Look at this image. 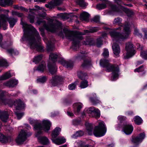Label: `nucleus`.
<instances>
[{
	"label": "nucleus",
	"mask_w": 147,
	"mask_h": 147,
	"mask_svg": "<svg viewBox=\"0 0 147 147\" xmlns=\"http://www.w3.org/2000/svg\"><path fill=\"white\" fill-rule=\"evenodd\" d=\"M106 31L103 32L102 34V37H104L109 34L112 38L113 42H118L121 40L127 38L130 34V29L128 23L124 26L123 32L121 34L116 31L115 30L111 29L107 27H105ZM112 49L113 53L115 55L118 57L120 52V49L119 46L115 42H113L112 45Z\"/></svg>",
	"instance_id": "obj_1"
},
{
	"label": "nucleus",
	"mask_w": 147,
	"mask_h": 147,
	"mask_svg": "<svg viewBox=\"0 0 147 147\" xmlns=\"http://www.w3.org/2000/svg\"><path fill=\"white\" fill-rule=\"evenodd\" d=\"M21 24L22 25L24 34L23 39L29 41L30 47L32 49H35L38 51H41L43 47L37 44V42H39L41 38L38 32L31 25H28L26 23L21 21Z\"/></svg>",
	"instance_id": "obj_2"
},
{
	"label": "nucleus",
	"mask_w": 147,
	"mask_h": 147,
	"mask_svg": "<svg viewBox=\"0 0 147 147\" xmlns=\"http://www.w3.org/2000/svg\"><path fill=\"white\" fill-rule=\"evenodd\" d=\"M43 126L41 127L37 125L34 127L35 129L36 130L35 136L37 138L39 142L41 144L47 145L49 143L48 138L45 136H41L40 135L42 133V130L47 132L50 129L51 124L48 121H44L43 122Z\"/></svg>",
	"instance_id": "obj_3"
},
{
	"label": "nucleus",
	"mask_w": 147,
	"mask_h": 147,
	"mask_svg": "<svg viewBox=\"0 0 147 147\" xmlns=\"http://www.w3.org/2000/svg\"><path fill=\"white\" fill-rule=\"evenodd\" d=\"M100 63L101 66L105 68L107 72H112L113 80L118 78L119 72V68L118 65L110 63L109 60L105 59L100 60Z\"/></svg>",
	"instance_id": "obj_4"
},
{
	"label": "nucleus",
	"mask_w": 147,
	"mask_h": 147,
	"mask_svg": "<svg viewBox=\"0 0 147 147\" xmlns=\"http://www.w3.org/2000/svg\"><path fill=\"white\" fill-rule=\"evenodd\" d=\"M63 31L65 34L66 38L73 41V45L75 46L78 44L79 40L83 39V37L81 36L84 34L79 32H74L66 28L63 30Z\"/></svg>",
	"instance_id": "obj_5"
},
{
	"label": "nucleus",
	"mask_w": 147,
	"mask_h": 147,
	"mask_svg": "<svg viewBox=\"0 0 147 147\" xmlns=\"http://www.w3.org/2000/svg\"><path fill=\"white\" fill-rule=\"evenodd\" d=\"M107 128L103 121L99 123L98 125L96 126L94 129L93 134L97 137L104 136L106 133Z\"/></svg>",
	"instance_id": "obj_6"
},
{
	"label": "nucleus",
	"mask_w": 147,
	"mask_h": 147,
	"mask_svg": "<svg viewBox=\"0 0 147 147\" xmlns=\"http://www.w3.org/2000/svg\"><path fill=\"white\" fill-rule=\"evenodd\" d=\"M7 20L9 22L10 27H13L17 21V20L13 18H8L5 15L1 14L0 15V24L1 26L3 25H5L7 23Z\"/></svg>",
	"instance_id": "obj_7"
},
{
	"label": "nucleus",
	"mask_w": 147,
	"mask_h": 147,
	"mask_svg": "<svg viewBox=\"0 0 147 147\" xmlns=\"http://www.w3.org/2000/svg\"><path fill=\"white\" fill-rule=\"evenodd\" d=\"M133 45L130 42L126 44L125 49L127 53L126 56L124 57L125 59H128L134 55L135 53V51L134 49Z\"/></svg>",
	"instance_id": "obj_8"
},
{
	"label": "nucleus",
	"mask_w": 147,
	"mask_h": 147,
	"mask_svg": "<svg viewBox=\"0 0 147 147\" xmlns=\"http://www.w3.org/2000/svg\"><path fill=\"white\" fill-rule=\"evenodd\" d=\"M105 3L97 4L96 6V8L98 10H101L106 8L107 5L111 7L112 10L113 11H118V10L115 8V6L113 5L111 2L107 1L105 0Z\"/></svg>",
	"instance_id": "obj_9"
},
{
	"label": "nucleus",
	"mask_w": 147,
	"mask_h": 147,
	"mask_svg": "<svg viewBox=\"0 0 147 147\" xmlns=\"http://www.w3.org/2000/svg\"><path fill=\"white\" fill-rule=\"evenodd\" d=\"M37 23L38 24H40L42 23H43L44 27L46 29L47 31L52 32H55L57 28V26L55 25L50 24L47 25L45 24V22L41 19H38Z\"/></svg>",
	"instance_id": "obj_10"
},
{
	"label": "nucleus",
	"mask_w": 147,
	"mask_h": 147,
	"mask_svg": "<svg viewBox=\"0 0 147 147\" xmlns=\"http://www.w3.org/2000/svg\"><path fill=\"white\" fill-rule=\"evenodd\" d=\"M78 77L82 80H84L80 84V87L82 88H84L88 86V82L85 79L88 78V76L86 74H84L82 71H80L78 73Z\"/></svg>",
	"instance_id": "obj_11"
},
{
	"label": "nucleus",
	"mask_w": 147,
	"mask_h": 147,
	"mask_svg": "<svg viewBox=\"0 0 147 147\" xmlns=\"http://www.w3.org/2000/svg\"><path fill=\"white\" fill-rule=\"evenodd\" d=\"M27 135L26 132L24 130H22L16 139V142L18 144H22L26 140Z\"/></svg>",
	"instance_id": "obj_12"
},
{
	"label": "nucleus",
	"mask_w": 147,
	"mask_h": 147,
	"mask_svg": "<svg viewBox=\"0 0 147 147\" xmlns=\"http://www.w3.org/2000/svg\"><path fill=\"white\" fill-rule=\"evenodd\" d=\"M145 135L144 133L140 134L136 137H133L132 138L131 141L135 144H137L141 142L144 138Z\"/></svg>",
	"instance_id": "obj_13"
},
{
	"label": "nucleus",
	"mask_w": 147,
	"mask_h": 147,
	"mask_svg": "<svg viewBox=\"0 0 147 147\" xmlns=\"http://www.w3.org/2000/svg\"><path fill=\"white\" fill-rule=\"evenodd\" d=\"M59 63L65 66L67 68H72L73 66V63L71 61H66L63 58H60L59 60Z\"/></svg>",
	"instance_id": "obj_14"
},
{
	"label": "nucleus",
	"mask_w": 147,
	"mask_h": 147,
	"mask_svg": "<svg viewBox=\"0 0 147 147\" xmlns=\"http://www.w3.org/2000/svg\"><path fill=\"white\" fill-rule=\"evenodd\" d=\"M123 130L127 135L131 134L133 130V127L131 125L127 124H124L123 127Z\"/></svg>",
	"instance_id": "obj_15"
},
{
	"label": "nucleus",
	"mask_w": 147,
	"mask_h": 147,
	"mask_svg": "<svg viewBox=\"0 0 147 147\" xmlns=\"http://www.w3.org/2000/svg\"><path fill=\"white\" fill-rule=\"evenodd\" d=\"M63 79V78L59 76H56L53 77L52 79L51 80V82L52 85L55 86L57 83L60 82Z\"/></svg>",
	"instance_id": "obj_16"
},
{
	"label": "nucleus",
	"mask_w": 147,
	"mask_h": 147,
	"mask_svg": "<svg viewBox=\"0 0 147 147\" xmlns=\"http://www.w3.org/2000/svg\"><path fill=\"white\" fill-rule=\"evenodd\" d=\"M18 80H11L4 83V85L9 87H13L18 84Z\"/></svg>",
	"instance_id": "obj_17"
},
{
	"label": "nucleus",
	"mask_w": 147,
	"mask_h": 147,
	"mask_svg": "<svg viewBox=\"0 0 147 147\" xmlns=\"http://www.w3.org/2000/svg\"><path fill=\"white\" fill-rule=\"evenodd\" d=\"M53 143L57 145L63 144L66 142V140L63 137H59L56 139H52Z\"/></svg>",
	"instance_id": "obj_18"
},
{
	"label": "nucleus",
	"mask_w": 147,
	"mask_h": 147,
	"mask_svg": "<svg viewBox=\"0 0 147 147\" xmlns=\"http://www.w3.org/2000/svg\"><path fill=\"white\" fill-rule=\"evenodd\" d=\"M100 111L97 108L92 107V117L98 119L100 117Z\"/></svg>",
	"instance_id": "obj_19"
},
{
	"label": "nucleus",
	"mask_w": 147,
	"mask_h": 147,
	"mask_svg": "<svg viewBox=\"0 0 147 147\" xmlns=\"http://www.w3.org/2000/svg\"><path fill=\"white\" fill-rule=\"evenodd\" d=\"M40 31V34L42 37H43V40L44 42L47 44L48 46V51H49L50 49L49 48V46L51 45V42L48 41L46 38L45 37V34L44 33V30L42 28H39Z\"/></svg>",
	"instance_id": "obj_20"
},
{
	"label": "nucleus",
	"mask_w": 147,
	"mask_h": 147,
	"mask_svg": "<svg viewBox=\"0 0 147 147\" xmlns=\"http://www.w3.org/2000/svg\"><path fill=\"white\" fill-rule=\"evenodd\" d=\"M29 121L31 125H34V128L35 129L34 127L37 125V126H38L39 127V126L41 127H43V122L45 120H44L42 124H41L40 123L38 122V121L36 120H35L32 118H30L29 119Z\"/></svg>",
	"instance_id": "obj_21"
},
{
	"label": "nucleus",
	"mask_w": 147,
	"mask_h": 147,
	"mask_svg": "<svg viewBox=\"0 0 147 147\" xmlns=\"http://www.w3.org/2000/svg\"><path fill=\"white\" fill-rule=\"evenodd\" d=\"M48 67L49 72L52 74H54L57 71V67L54 64H49Z\"/></svg>",
	"instance_id": "obj_22"
},
{
	"label": "nucleus",
	"mask_w": 147,
	"mask_h": 147,
	"mask_svg": "<svg viewBox=\"0 0 147 147\" xmlns=\"http://www.w3.org/2000/svg\"><path fill=\"white\" fill-rule=\"evenodd\" d=\"M14 105L16 106L17 109L20 110L24 107V104L20 100H16L14 102Z\"/></svg>",
	"instance_id": "obj_23"
},
{
	"label": "nucleus",
	"mask_w": 147,
	"mask_h": 147,
	"mask_svg": "<svg viewBox=\"0 0 147 147\" xmlns=\"http://www.w3.org/2000/svg\"><path fill=\"white\" fill-rule=\"evenodd\" d=\"M30 14L28 16V18L29 19L30 22L31 23H33L34 22V13L32 11V10H35L36 11V9H30Z\"/></svg>",
	"instance_id": "obj_24"
},
{
	"label": "nucleus",
	"mask_w": 147,
	"mask_h": 147,
	"mask_svg": "<svg viewBox=\"0 0 147 147\" xmlns=\"http://www.w3.org/2000/svg\"><path fill=\"white\" fill-rule=\"evenodd\" d=\"M89 17V15L88 13L86 12H83L80 14V18L81 20L87 21L88 20Z\"/></svg>",
	"instance_id": "obj_25"
},
{
	"label": "nucleus",
	"mask_w": 147,
	"mask_h": 147,
	"mask_svg": "<svg viewBox=\"0 0 147 147\" xmlns=\"http://www.w3.org/2000/svg\"><path fill=\"white\" fill-rule=\"evenodd\" d=\"M8 117V113L5 111L3 112L0 116V119L4 122H6Z\"/></svg>",
	"instance_id": "obj_26"
},
{
	"label": "nucleus",
	"mask_w": 147,
	"mask_h": 147,
	"mask_svg": "<svg viewBox=\"0 0 147 147\" xmlns=\"http://www.w3.org/2000/svg\"><path fill=\"white\" fill-rule=\"evenodd\" d=\"M61 131V128L58 127H56L53 131L52 133V136L53 138H55L59 135L60 131Z\"/></svg>",
	"instance_id": "obj_27"
},
{
	"label": "nucleus",
	"mask_w": 147,
	"mask_h": 147,
	"mask_svg": "<svg viewBox=\"0 0 147 147\" xmlns=\"http://www.w3.org/2000/svg\"><path fill=\"white\" fill-rule=\"evenodd\" d=\"M91 58L86 57L84 60V62L82 65L83 67H88L91 65Z\"/></svg>",
	"instance_id": "obj_28"
},
{
	"label": "nucleus",
	"mask_w": 147,
	"mask_h": 147,
	"mask_svg": "<svg viewBox=\"0 0 147 147\" xmlns=\"http://www.w3.org/2000/svg\"><path fill=\"white\" fill-rule=\"evenodd\" d=\"M83 106V105L80 102L76 103L73 105L74 108H77L76 112L77 113H79L80 112Z\"/></svg>",
	"instance_id": "obj_29"
},
{
	"label": "nucleus",
	"mask_w": 147,
	"mask_h": 147,
	"mask_svg": "<svg viewBox=\"0 0 147 147\" xmlns=\"http://www.w3.org/2000/svg\"><path fill=\"white\" fill-rule=\"evenodd\" d=\"M86 132L89 135H91L92 134V125L88 122L86 123Z\"/></svg>",
	"instance_id": "obj_30"
},
{
	"label": "nucleus",
	"mask_w": 147,
	"mask_h": 147,
	"mask_svg": "<svg viewBox=\"0 0 147 147\" xmlns=\"http://www.w3.org/2000/svg\"><path fill=\"white\" fill-rule=\"evenodd\" d=\"M35 8L38 10H41L42 11V13H40L39 14V16L40 17H43L46 15V13L45 12V9L42 7H40L36 5L35 6Z\"/></svg>",
	"instance_id": "obj_31"
},
{
	"label": "nucleus",
	"mask_w": 147,
	"mask_h": 147,
	"mask_svg": "<svg viewBox=\"0 0 147 147\" xmlns=\"http://www.w3.org/2000/svg\"><path fill=\"white\" fill-rule=\"evenodd\" d=\"M12 44V42L10 41H5L2 43L0 42V46L2 48H5L11 46Z\"/></svg>",
	"instance_id": "obj_32"
},
{
	"label": "nucleus",
	"mask_w": 147,
	"mask_h": 147,
	"mask_svg": "<svg viewBox=\"0 0 147 147\" xmlns=\"http://www.w3.org/2000/svg\"><path fill=\"white\" fill-rule=\"evenodd\" d=\"M58 56L56 53H51L49 55V59L53 62H55L57 61Z\"/></svg>",
	"instance_id": "obj_33"
},
{
	"label": "nucleus",
	"mask_w": 147,
	"mask_h": 147,
	"mask_svg": "<svg viewBox=\"0 0 147 147\" xmlns=\"http://www.w3.org/2000/svg\"><path fill=\"white\" fill-rule=\"evenodd\" d=\"M76 2L81 7H85L88 5V4L86 3L83 0H76Z\"/></svg>",
	"instance_id": "obj_34"
},
{
	"label": "nucleus",
	"mask_w": 147,
	"mask_h": 147,
	"mask_svg": "<svg viewBox=\"0 0 147 147\" xmlns=\"http://www.w3.org/2000/svg\"><path fill=\"white\" fill-rule=\"evenodd\" d=\"M76 2L81 7H85L88 5V4L86 3L83 0H76Z\"/></svg>",
	"instance_id": "obj_35"
},
{
	"label": "nucleus",
	"mask_w": 147,
	"mask_h": 147,
	"mask_svg": "<svg viewBox=\"0 0 147 147\" xmlns=\"http://www.w3.org/2000/svg\"><path fill=\"white\" fill-rule=\"evenodd\" d=\"M11 76L10 73L7 72L0 77V80H4L8 79Z\"/></svg>",
	"instance_id": "obj_36"
},
{
	"label": "nucleus",
	"mask_w": 147,
	"mask_h": 147,
	"mask_svg": "<svg viewBox=\"0 0 147 147\" xmlns=\"http://www.w3.org/2000/svg\"><path fill=\"white\" fill-rule=\"evenodd\" d=\"M7 100L4 98V95L3 92L0 90V103H2L5 104H6V102Z\"/></svg>",
	"instance_id": "obj_37"
},
{
	"label": "nucleus",
	"mask_w": 147,
	"mask_h": 147,
	"mask_svg": "<svg viewBox=\"0 0 147 147\" xmlns=\"http://www.w3.org/2000/svg\"><path fill=\"white\" fill-rule=\"evenodd\" d=\"M93 96L94 97L92 98V105H95L98 104L100 103V101L98 98L96 97V94H93Z\"/></svg>",
	"instance_id": "obj_38"
},
{
	"label": "nucleus",
	"mask_w": 147,
	"mask_h": 147,
	"mask_svg": "<svg viewBox=\"0 0 147 147\" xmlns=\"http://www.w3.org/2000/svg\"><path fill=\"white\" fill-rule=\"evenodd\" d=\"M134 121L135 123L138 125H140L142 123V120L140 117L136 116L134 118Z\"/></svg>",
	"instance_id": "obj_39"
},
{
	"label": "nucleus",
	"mask_w": 147,
	"mask_h": 147,
	"mask_svg": "<svg viewBox=\"0 0 147 147\" xmlns=\"http://www.w3.org/2000/svg\"><path fill=\"white\" fill-rule=\"evenodd\" d=\"M77 144L79 147H91V146L88 144L85 145L84 142L82 141H79L77 142Z\"/></svg>",
	"instance_id": "obj_40"
},
{
	"label": "nucleus",
	"mask_w": 147,
	"mask_h": 147,
	"mask_svg": "<svg viewBox=\"0 0 147 147\" xmlns=\"http://www.w3.org/2000/svg\"><path fill=\"white\" fill-rule=\"evenodd\" d=\"M134 71L135 72H140L142 71H144V73H145V71H144V68L143 65H141L138 68L135 69L134 70Z\"/></svg>",
	"instance_id": "obj_41"
},
{
	"label": "nucleus",
	"mask_w": 147,
	"mask_h": 147,
	"mask_svg": "<svg viewBox=\"0 0 147 147\" xmlns=\"http://www.w3.org/2000/svg\"><path fill=\"white\" fill-rule=\"evenodd\" d=\"M7 51L8 53L11 55L14 54L16 55L18 54V52L16 50H14L12 49H8Z\"/></svg>",
	"instance_id": "obj_42"
},
{
	"label": "nucleus",
	"mask_w": 147,
	"mask_h": 147,
	"mask_svg": "<svg viewBox=\"0 0 147 147\" xmlns=\"http://www.w3.org/2000/svg\"><path fill=\"white\" fill-rule=\"evenodd\" d=\"M42 57V56L41 55L35 57L34 58L33 62H34L35 63H38L41 60Z\"/></svg>",
	"instance_id": "obj_43"
},
{
	"label": "nucleus",
	"mask_w": 147,
	"mask_h": 147,
	"mask_svg": "<svg viewBox=\"0 0 147 147\" xmlns=\"http://www.w3.org/2000/svg\"><path fill=\"white\" fill-rule=\"evenodd\" d=\"M122 20L119 18H115L113 21V23L114 24H117L119 25L121 24Z\"/></svg>",
	"instance_id": "obj_44"
},
{
	"label": "nucleus",
	"mask_w": 147,
	"mask_h": 147,
	"mask_svg": "<svg viewBox=\"0 0 147 147\" xmlns=\"http://www.w3.org/2000/svg\"><path fill=\"white\" fill-rule=\"evenodd\" d=\"M45 67V66L44 64V62H43L42 63L39 65L38 67L37 70L40 71H43Z\"/></svg>",
	"instance_id": "obj_45"
},
{
	"label": "nucleus",
	"mask_w": 147,
	"mask_h": 147,
	"mask_svg": "<svg viewBox=\"0 0 147 147\" xmlns=\"http://www.w3.org/2000/svg\"><path fill=\"white\" fill-rule=\"evenodd\" d=\"M13 7L14 8L16 9L20 10L22 11H24L27 12L28 11V9H26L21 6H19L18 5H15Z\"/></svg>",
	"instance_id": "obj_46"
},
{
	"label": "nucleus",
	"mask_w": 147,
	"mask_h": 147,
	"mask_svg": "<svg viewBox=\"0 0 147 147\" xmlns=\"http://www.w3.org/2000/svg\"><path fill=\"white\" fill-rule=\"evenodd\" d=\"M9 138L5 136L3 134H0V140L1 141L4 142L8 141Z\"/></svg>",
	"instance_id": "obj_47"
},
{
	"label": "nucleus",
	"mask_w": 147,
	"mask_h": 147,
	"mask_svg": "<svg viewBox=\"0 0 147 147\" xmlns=\"http://www.w3.org/2000/svg\"><path fill=\"white\" fill-rule=\"evenodd\" d=\"M140 55L144 59H147V51H141Z\"/></svg>",
	"instance_id": "obj_48"
},
{
	"label": "nucleus",
	"mask_w": 147,
	"mask_h": 147,
	"mask_svg": "<svg viewBox=\"0 0 147 147\" xmlns=\"http://www.w3.org/2000/svg\"><path fill=\"white\" fill-rule=\"evenodd\" d=\"M102 38L100 37L98 38L97 40L96 45L97 47H100L102 44Z\"/></svg>",
	"instance_id": "obj_49"
},
{
	"label": "nucleus",
	"mask_w": 147,
	"mask_h": 147,
	"mask_svg": "<svg viewBox=\"0 0 147 147\" xmlns=\"http://www.w3.org/2000/svg\"><path fill=\"white\" fill-rule=\"evenodd\" d=\"M47 80V78L45 76H43L38 78L37 81L38 82L43 83L45 82Z\"/></svg>",
	"instance_id": "obj_50"
},
{
	"label": "nucleus",
	"mask_w": 147,
	"mask_h": 147,
	"mask_svg": "<svg viewBox=\"0 0 147 147\" xmlns=\"http://www.w3.org/2000/svg\"><path fill=\"white\" fill-rule=\"evenodd\" d=\"M7 66V63L5 60L3 59L0 60V66Z\"/></svg>",
	"instance_id": "obj_51"
},
{
	"label": "nucleus",
	"mask_w": 147,
	"mask_h": 147,
	"mask_svg": "<svg viewBox=\"0 0 147 147\" xmlns=\"http://www.w3.org/2000/svg\"><path fill=\"white\" fill-rule=\"evenodd\" d=\"M102 55L104 57H107L109 56V52L107 49H104Z\"/></svg>",
	"instance_id": "obj_52"
},
{
	"label": "nucleus",
	"mask_w": 147,
	"mask_h": 147,
	"mask_svg": "<svg viewBox=\"0 0 147 147\" xmlns=\"http://www.w3.org/2000/svg\"><path fill=\"white\" fill-rule=\"evenodd\" d=\"M134 34L135 35L137 36L140 37H142V34L140 33L138 30L137 29H135Z\"/></svg>",
	"instance_id": "obj_53"
},
{
	"label": "nucleus",
	"mask_w": 147,
	"mask_h": 147,
	"mask_svg": "<svg viewBox=\"0 0 147 147\" xmlns=\"http://www.w3.org/2000/svg\"><path fill=\"white\" fill-rule=\"evenodd\" d=\"M15 114L18 119H20L24 115V113H23L16 112Z\"/></svg>",
	"instance_id": "obj_54"
},
{
	"label": "nucleus",
	"mask_w": 147,
	"mask_h": 147,
	"mask_svg": "<svg viewBox=\"0 0 147 147\" xmlns=\"http://www.w3.org/2000/svg\"><path fill=\"white\" fill-rule=\"evenodd\" d=\"M76 85L74 83H72L69 85V88L70 90H73L75 88Z\"/></svg>",
	"instance_id": "obj_55"
},
{
	"label": "nucleus",
	"mask_w": 147,
	"mask_h": 147,
	"mask_svg": "<svg viewBox=\"0 0 147 147\" xmlns=\"http://www.w3.org/2000/svg\"><path fill=\"white\" fill-rule=\"evenodd\" d=\"M63 0H54V4L55 5H58L61 4Z\"/></svg>",
	"instance_id": "obj_56"
},
{
	"label": "nucleus",
	"mask_w": 147,
	"mask_h": 147,
	"mask_svg": "<svg viewBox=\"0 0 147 147\" xmlns=\"http://www.w3.org/2000/svg\"><path fill=\"white\" fill-rule=\"evenodd\" d=\"M128 16H130L133 15V13L130 10L127 9H124Z\"/></svg>",
	"instance_id": "obj_57"
},
{
	"label": "nucleus",
	"mask_w": 147,
	"mask_h": 147,
	"mask_svg": "<svg viewBox=\"0 0 147 147\" xmlns=\"http://www.w3.org/2000/svg\"><path fill=\"white\" fill-rule=\"evenodd\" d=\"M99 19L100 17L99 16H96L94 17L93 19H92V20L95 22H98L99 21Z\"/></svg>",
	"instance_id": "obj_58"
},
{
	"label": "nucleus",
	"mask_w": 147,
	"mask_h": 147,
	"mask_svg": "<svg viewBox=\"0 0 147 147\" xmlns=\"http://www.w3.org/2000/svg\"><path fill=\"white\" fill-rule=\"evenodd\" d=\"M84 134V132L82 131H80L77 132L76 134V135L77 136H82Z\"/></svg>",
	"instance_id": "obj_59"
},
{
	"label": "nucleus",
	"mask_w": 147,
	"mask_h": 147,
	"mask_svg": "<svg viewBox=\"0 0 147 147\" xmlns=\"http://www.w3.org/2000/svg\"><path fill=\"white\" fill-rule=\"evenodd\" d=\"M118 120L121 121L125 120L126 117L123 116H119L118 117Z\"/></svg>",
	"instance_id": "obj_60"
},
{
	"label": "nucleus",
	"mask_w": 147,
	"mask_h": 147,
	"mask_svg": "<svg viewBox=\"0 0 147 147\" xmlns=\"http://www.w3.org/2000/svg\"><path fill=\"white\" fill-rule=\"evenodd\" d=\"M100 30V28L98 27H94L92 28V33L96 32Z\"/></svg>",
	"instance_id": "obj_61"
},
{
	"label": "nucleus",
	"mask_w": 147,
	"mask_h": 147,
	"mask_svg": "<svg viewBox=\"0 0 147 147\" xmlns=\"http://www.w3.org/2000/svg\"><path fill=\"white\" fill-rule=\"evenodd\" d=\"M134 113L133 111H129L126 112L125 114L127 115H133Z\"/></svg>",
	"instance_id": "obj_62"
},
{
	"label": "nucleus",
	"mask_w": 147,
	"mask_h": 147,
	"mask_svg": "<svg viewBox=\"0 0 147 147\" xmlns=\"http://www.w3.org/2000/svg\"><path fill=\"white\" fill-rule=\"evenodd\" d=\"M86 112L88 114H91L92 113V109L91 107H90L87 109Z\"/></svg>",
	"instance_id": "obj_63"
},
{
	"label": "nucleus",
	"mask_w": 147,
	"mask_h": 147,
	"mask_svg": "<svg viewBox=\"0 0 147 147\" xmlns=\"http://www.w3.org/2000/svg\"><path fill=\"white\" fill-rule=\"evenodd\" d=\"M18 12L15 11H12L11 12L12 15L13 16L16 15L17 16Z\"/></svg>",
	"instance_id": "obj_64"
}]
</instances>
